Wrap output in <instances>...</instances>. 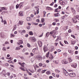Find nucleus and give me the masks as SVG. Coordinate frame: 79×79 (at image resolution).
<instances>
[{
	"label": "nucleus",
	"instance_id": "f257e3e1",
	"mask_svg": "<svg viewBox=\"0 0 79 79\" xmlns=\"http://www.w3.org/2000/svg\"><path fill=\"white\" fill-rule=\"evenodd\" d=\"M77 19L79 20V16L78 15L76 16L75 18L72 19L73 22L74 23H77Z\"/></svg>",
	"mask_w": 79,
	"mask_h": 79
},
{
	"label": "nucleus",
	"instance_id": "f03ea898",
	"mask_svg": "<svg viewBox=\"0 0 79 79\" xmlns=\"http://www.w3.org/2000/svg\"><path fill=\"white\" fill-rule=\"evenodd\" d=\"M69 75L70 77H75L76 76V74L74 73H71L69 74Z\"/></svg>",
	"mask_w": 79,
	"mask_h": 79
},
{
	"label": "nucleus",
	"instance_id": "7ed1b4c3",
	"mask_svg": "<svg viewBox=\"0 0 79 79\" xmlns=\"http://www.w3.org/2000/svg\"><path fill=\"white\" fill-rule=\"evenodd\" d=\"M64 76H68L69 74L65 70H64Z\"/></svg>",
	"mask_w": 79,
	"mask_h": 79
},
{
	"label": "nucleus",
	"instance_id": "20e7f679",
	"mask_svg": "<svg viewBox=\"0 0 79 79\" xmlns=\"http://www.w3.org/2000/svg\"><path fill=\"white\" fill-rule=\"evenodd\" d=\"M38 44L40 47H41L42 46V42L40 41H39L38 42Z\"/></svg>",
	"mask_w": 79,
	"mask_h": 79
},
{
	"label": "nucleus",
	"instance_id": "39448f33",
	"mask_svg": "<svg viewBox=\"0 0 79 79\" xmlns=\"http://www.w3.org/2000/svg\"><path fill=\"white\" fill-rule=\"evenodd\" d=\"M44 52H47L48 50V48L46 46H44Z\"/></svg>",
	"mask_w": 79,
	"mask_h": 79
},
{
	"label": "nucleus",
	"instance_id": "423d86ee",
	"mask_svg": "<svg viewBox=\"0 0 79 79\" xmlns=\"http://www.w3.org/2000/svg\"><path fill=\"white\" fill-rule=\"evenodd\" d=\"M49 59H50L51 60H52L53 58V56L51 53L50 54V55L49 56Z\"/></svg>",
	"mask_w": 79,
	"mask_h": 79
},
{
	"label": "nucleus",
	"instance_id": "0eeeda50",
	"mask_svg": "<svg viewBox=\"0 0 79 79\" xmlns=\"http://www.w3.org/2000/svg\"><path fill=\"white\" fill-rule=\"evenodd\" d=\"M19 64H20L21 66H22V68H24V64H25V63H19Z\"/></svg>",
	"mask_w": 79,
	"mask_h": 79
},
{
	"label": "nucleus",
	"instance_id": "6e6552de",
	"mask_svg": "<svg viewBox=\"0 0 79 79\" xmlns=\"http://www.w3.org/2000/svg\"><path fill=\"white\" fill-rule=\"evenodd\" d=\"M71 66H72V67L74 68H76L77 67V64H72L71 65Z\"/></svg>",
	"mask_w": 79,
	"mask_h": 79
},
{
	"label": "nucleus",
	"instance_id": "1a4fd4ad",
	"mask_svg": "<svg viewBox=\"0 0 79 79\" xmlns=\"http://www.w3.org/2000/svg\"><path fill=\"white\" fill-rule=\"evenodd\" d=\"M60 10L58 8L56 9H55L54 12L55 13H60Z\"/></svg>",
	"mask_w": 79,
	"mask_h": 79
},
{
	"label": "nucleus",
	"instance_id": "9d476101",
	"mask_svg": "<svg viewBox=\"0 0 79 79\" xmlns=\"http://www.w3.org/2000/svg\"><path fill=\"white\" fill-rule=\"evenodd\" d=\"M71 9L73 13H76V10H75L74 9V8H73V7H71Z\"/></svg>",
	"mask_w": 79,
	"mask_h": 79
},
{
	"label": "nucleus",
	"instance_id": "9b49d317",
	"mask_svg": "<svg viewBox=\"0 0 79 79\" xmlns=\"http://www.w3.org/2000/svg\"><path fill=\"white\" fill-rule=\"evenodd\" d=\"M60 14L59 13H57V14H55L54 15V16L55 17H58L60 16Z\"/></svg>",
	"mask_w": 79,
	"mask_h": 79
},
{
	"label": "nucleus",
	"instance_id": "f8f14e48",
	"mask_svg": "<svg viewBox=\"0 0 79 79\" xmlns=\"http://www.w3.org/2000/svg\"><path fill=\"white\" fill-rule=\"evenodd\" d=\"M23 21H20L19 22V25H23Z\"/></svg>",
	"mask_w": 79,
	"mask_h": 79
},
{
	"label": "nucleus",
	"instance_id": "ddd939ff",
	"mask_svg": "<svg viewBox=\"0 0 79 79\" xmlns=\"http://www.w3.org/2000/svg\"><path fill=\"white\" fill-rule=\"evenodd\" d=\"M62 64H68V62L67 61H64V60H62Z\"/></svg>",
	"mask_w": 79,
	"mask_h": 79
},
{
	"label": "nucleus",
	"instance_id": "4468645a",
	"mask_svg": "<svg viewBox=\"0 0 79 79\" xmlns=\"http://www.w3.org/2000/svg\"><path fill=\"white\" fill-rule=\"evenodd\" d=\"M46 9L48 10H53V9L51 8V7H46Z\"/></svg>",
	"mask_w": 79,
	"mask_h": 79
},
{
	"label": "nucleus",
	"instance_id": "2eb2a0df",
	"mask_svg": "<svg viewBox=\"0 0 79 79\" xmlns=\"http://www.w3.org/2000/svg\"><path fill=\"white\" fill-rule=\"evenodd\" d=\"M0 35L1 37H3L4 36V34L3 32H2L0 34Z\"/></svg>",
	"mask_w": 79,
	"mask_h": 79
},
{
	"label": "nucleus",
	"instance_id": "dca6fc26",
	"mask_svg": "<svg viewBox=\"0 0 79 79\" xmlns=\"http://www.w3.org/2000/svg\"><path fill=\"white\" fill-rule=\"evenodd\" d=\"M49 34H50V32H48L46 33V37H48V36H49Z\"/></svg>",
	"mask_w": 79,
	"mask_h": 79
},
{
	"label": "nucleus",
	"instance_id": "f3484780",
	"mask_svg": "<svg viewBox=\"0 0 79 79\" xmlns=\"http://www.w3.org/2000/svg\"><path fill=\"white\" fill-rule=\"evenodd\" d=\"M27 21H31V18L30 17H27Z\"/></svg>",
	"mask_w": 79,
	"mask_h": 79
},
{
	"label": "nucleus",
	"instance_id": "a211bd4d",
	"mask_svg": "<svg viewBox=\"0 0 79 79\" xmlns=\"http://www.w3.org/2000/svg\"><path fill=\"white\" fill-rule=\"evenodd\" d=\"M20 16H23V12L20 11L19 13Z\"/></svg>",
	"mask_w": 79,
	"mask_h": 79
},
{
	"label": "nucleus",
	"instance_id": "6ab92c4d",
	"mask_svg": "<svg viewBox=\"0 0 79 79\" xmlns=\"http://www.w3.org/2000/svg\"><path fill=\"white\" fill-rule=\"evenodd\" d=\"M33 32H32V31H30L29 32V35H33Z\"/></svg>",
	"mask_w": 79,
	"mask_h": 79
},
{
	"label": "nucleus",
	"instance_id": "aec40b11",
	"mask_svg": "<svg viewBox=\"0 0 79 79\" xmlns=\"http://www.w3.org/2000/svg\"><path fill=\"white\" fill-rule=\"evenodd\" d=\"M20 49H21V48L19 47H16L15 48L16 50H19Z\"/></svg>",
	"mask_w": 79,
	"mask_h": 79
},
{
	"label": "nucleus",
	"instance_id": "412c9836",
	"mask_svg": "<svg viewBox=\"0 0 79 79\" xmlns=\"http://www.w3.org/2000/svg\"><path fill=\"white\" fill-rule=\"evenodd\" d=\"M49 54L50 52H48V53L46 54V57L48 58V55H49Z\"/></svg>",
	"mask_w": 79,
	"mask_h": 79
},
{
	"label": "nucleus",
	"instance_id": "4be33fe9",
	"mask_svg": "<svg viewBox=\"0 0 79 79\" xmlns=\"http://www.w3.org/2000/svg\"><path fill=\"white\" fill-rule=\"evenodd\" d=\"M15 37V35H13V34H10V38H12V37Z\"/></svg>",
	"mask_w": 79,
	"mask_h": 79
},
{
	"label": "nucleus",
	"instance_id": "5701e85b",
	"mask_svg": "<svg viewBox=\"0 0 79 79\" xmlns=\"http://www.w3.org/2000/svg\"><path fill=\"white\" fill-rule=\"evenodd\" d=\"M46 74H48H48H51V73L50 71H48L46 72Z\"/></svg>",
	"mask_w": 79,
	"mask_h": 79
},
{
	"label": "nucleus",
	"instance_id": "b1692460",
	"mask_svg": "<svg viewBox=\"0 0 79 79\" xmlns=\"http://www.w3.org/2000/svg\"><path fill=\"white\" fill-rule=\"evenodd\" d=\"M0 9L1 10H5V7H0Z\"/></svg>",
	"mask_w": 79,
	"mask_h": 79
},
{
	"label": "nucleus",
	"instance_id": "393cba45",
	"mask_svg": "<svg viewBox=\"0 0 79 79\" xmlns=\"http://www.w3.org/2000/svg\"><path fill=\"white\" fill-rule=\"evenodd\" d=\"M23 2H21L19 4V5H20V7L19 8H21V7H22V6H23Z\"/></svg>",
	"mask_w": 79,
	"mask_h": 79
},
{
	"label": "nucleus",
	"instance_id": "a878e982",
	"mask_svg": "<svg viewBox=\"0 0 79 79\" xmlns=\"http://www.w3.org/2000/svg\"><path fill=\"white\" fill-rule=\"evenodd\" d=\"M53 31V33H54L55 34H57V33L56 32V31H55V30H54Z\"/></svg>",
	"mask_w": 79,
	"mask_h": 79
},
{
	"label": "nucleus",
	"instance_id": "bb28decb",
	"mask_svg": "<svg viewBox=\"0 0 79 79\" xmlns=\"http://www.w3.org/2000/svg\"><path fill=\"white\" fill-rule=\"evenodd\" d=\"M36 10H37V14H38L39 13V8H37V9H36Z\"/></svg>",
	"mask_w": 79,
	"mask_h": 79
},
{
	"label": "nucleus",
	"instance_id": "cd10ccee",
	"mask_svg": "<svg viewBox=\"0 0 79 79\" xmlns=\"http://www.w3.org/2000/svg\"><path fill=\"white\" fill-rule=\"evenodd\" d=\"M55 71L56 72V73H60V70H58V69H56L55 70Z\"/></svg>",
	"mask_w": 79,
	"mask_h": 79
},
{
	"label": "nucleus",
	"instance_id": "c85d7f7f",
	"mask_svg": "<svg viewBox=\"0 0 79 79\" xmlns=\"http://www.w3.org/2000/svg\"><path fill=\"white\" fill-rule=\"evenodd\" d=\"M47 71L46 70H43V71H42L41 73H45V71Z\"/></svg>",
	"mask_w": 79,
	"mask_h": 79
},
{
	"label": "nucleus",
	"instance_id": "c756f323",
	"mask_svg": "<svg viewBox=\"0 0 79 79\" xmlns=\"http://www.w3.org/2000/svg\"><path fill=\"white\" fill-rule=\"evenodd\" d=\"M43 34H44V33H42V34L40 35H39V37H42V36H43Z\"/></svg>",
	"mask_w": 79,
	"mask_h": 79
},
{
	"label": "nucleus",
	"instance_id": "7c9ffc66",
	"mask_svg": "<svg viewBox=\"0 0 79 79\" xmlns=\"http://www.w3.org/2000/svg\"><path fill=\"white\" fill-rule=\"evenodd\" d=\"M68 29V26H66L65 27V29L64 28V31H66V30Z\"/></svg>",
	"mask_w": 79,
	"mask_h": 79
},
{
	"label": "nucleus",
	"instance_id": "2f4dec72",
	"mask_svg": "<svg viewBox=\"0 0 79 79\" xmlns=\"http://www.w3.org/2000/svg\"><path fill=\"white\" fill-rule=\"evenodd\" d=\"M21 44H22L23 43V41L22 40H20V42H19Z\"/></svg>",
	"mask_w": 79,
	"mask_h": 79
},
{
	"label": "nucleus",
	"instance_id": "473e14b6",
	"mask_svg": "<svg viewBox=\"0 0 79 79\" xmlns=\"http://www.w3.org/2000/svg\"><path fill=\"white\" fill-rule=\"evenodd\" d=\"M27 45L28 47H31V45L29 44H27Z\"/></svg>",
	"mask_w": 79,
	"mask_h": 79
},
{
	"label": "nucleus",
	"instance_id": "72a5a7b5",
	"mask_svg": "<svg viewBox=\"0 0 79 79\" xmlns=\"http://www.w3.org/2000/svg\"><path fill=\"white\" fill-rule=\"evenodd\" d=\"M64 43L65 44H68V42L67 41L65 40L64 41Z\"/></svg>",
	"mask_w": 79,
	"mask_h": 79
},
{
	"label": "nucleus",
	"instance_id": "f704fd0d",
	"mask_svg": "<svg viewBox=\"0 0 79 79\" xmlns=\"http://www.w3.org/2000/svg\"><path fill=\"white\" fill-rule=\"evenodd\" d=\"M19 5L18 4L16 5V8H17V9L19 8Z\"/></svg>",
	"mask_w": 79,
	"mask_h": 79
},
{
	"label": "nucleus",
	"instance_id": "c9c22d12",
	"mask_svg": "<svg viewBox=\"0 0 79 79\" xmlns=\"http://www.w3.org/2000/svg\"><path fill=\"white\" fill-rule=\"evenodd\" d=\"M19 57L21 58L22 60H24V57L23 56H19Z\"/></svg>",
	"mask_w": 79,
	"mask_h": 79
},
{
	"label": "nucleus",
	"instance_id": "e433bc0d",
	"mask_svg": "<svg viewBox=\"0 0 79 79\" xmlns=\"http://www.w3.org/2000/svg\"><path fill=\"white\" fill-rule=\"evenodd\" d=\"M39 66H40V67L42 66V63H40L39 64Z\"/></svg>",
	"mask_w": 79,
	"mask_h": 79
},
{
	"label": "nucleus",
	"instance_id": "4c0bfd02",
	"mask_svg": "<svg viewBox=\"0 0 79 79\" xmlns=\"http://www.w3.org/2000/svg\"><path fill=\"white\" fill-rule=\"evenodd\" d=\"M69 61L70 63L71 62H72V60H71V58H69Z\"/></svg>",
	"mask_w": 79,
	"mask_h": 79
},
{
	"label": "nucleus",
	"instance_id": "58836bf2",
	"mask_svg": "<svg viewBox=\"0 0 79 79\" xmlns=\"http://www.w3.org/2000/svg\"><path fill=\"white\" fill-rule=\"evenodd\" d=\"M68 32L69 33H70L71 32H72V31H71V30L69 29V30Z\"/></svg>",
	"mask_w": 79,
	"mask_h": 79
},
{
	"label": "nucleus",
	"instance_id": "ea45409f",
	"mask_svg": "<svg viewBox=\"0 0 79 79\" xmlns=\"http://www.w3.org/2000/svg\"><path fill=\"white\" fill-rule=\"evenodd\" d=\"M67 16H68L67 15H66L62 17L61 18L62 19H64V18H65V17H67Z\"/></svg>",
	"mask_w": 79,
	"mask_h": 79
},
{
	"label": "nucleus",
	"instance_id": "a19ab883",
	"mask_svg": "<svg viewBox=\"0 0 79 79\" xmlns=\"http://www.w3.org/2000/svg\"><path fill=\"white\" fill-rule=\"evenodd\" d=\"M44 21H45V20L44 19H41V22L42 23H44Z\"/></svg>",
	"mask_w": 79,
	"mask_h": 79
},
{
	"label": "nucleus",
	"instance_id": "79ce46f5",
	"mask_svg": "<svg viewBox=\"0 0 79 79\" xmlns=\"http://www.w3.org/2000/svg\"><path fill=\"white\" fill-rule=\"evenodd\" d=\"M2 50H3V51H6V48L5 47H4L2 49Z\"/></svg>",
	"mask_w": 79,
	"mask_h": 79
},
{
	"label": "nucleus",
	"instance_id": "37998d69",
	"mask_svg": "<svg viewBox=\"0 0 79 79\" xmlns=\"http://www.w3.org/2000/svg\"><path fill=\"white\" fill-rule=\"evenodd\" d=\"M4 24H6V22L5 20L4 21Z\"/></svg>",
	"mask_w": 79,
	"mask_h": 79
},
{
	"label": "nucleus",
	"instance_id": "c03bdc74",
	"mask_svg": "<svg viewBox=\"0 0 79 79\" xmlns=\"http://www.w3.org/2000/svg\"><path fill=\"white\" fill-rule=\"evenodd\" d=\"M20 69H22V70H23V71H25V69H24V68H22V67H20Z\"/></svg>",
	"mask_w": 79,
	"mask_h": 79
},
{
	"label": "nucleus",
	"instance_id": "a18cd8bd",
	"mask_svg": "<svg viewBox=\"0 0 79 79\" xmlns=\"http://www.w3.org/2000/svg\"><path fill=\"white\" fill-rule=\"evenodd\" d=\"M70 53V55H73V51H71Z\"/></svg>",
	"mask_w": 79,
	"mask_h": 79
},
{
	"label": "nucleus",
	"instance_id": "49530a36",
	"mask_svg": "<svg viewBox=\"0 0 79 79\" xmlns=\"http://www.w3.org/2000/svg\"><path fill=\"white\" fill-rule=\"evenodd\" d=\"M5 65L6 66H8L9 65V64H8V63H6L5 64Z\"/></svg>",
	"mask_w": 79,
	"mask_h": 79
},
{
	"label": "nucleus",
	"instance_id": "de8ad7c7",
	"mask_svg": "<svg viewBox=\"0 0 79 79\" xmlns=\"http://www.w3.org/2000/svg\"><path fill=\"white\" fill-rule=\"evenodd\" d=\"M39 6H35V8H36V10H37V8H39Z\"/></svg>",
	"mask_w": 79,
	"mask_h": 79
},
{
	"label": "nucleus",
	"instance_id": "09e8293b",
	"mask_svg": "<svg viewBox=\"0 0 79 79\" xmlns=\"http://www.w3.org/2000/svg\"><path fill=\"white\" fill-rule=\"evenodd\" d=\"M59 44H60V45H61V46H63V44H62V43H61V41L59 42Z\"/></svg>",
	"mask_w": 79,
	"mask_h": 79
},
{
	"label": "nucleus",
	"instance_id": "8fccbe9b",
	"mask_svg": "<svg viewBox=\"0 0 79 79\" xmlns=\"http://www.w3.org/2000/svg\"><path fill=\"white\" fill-rule=\"evenodd\" d=\"M35 48L33 49L32 52H35Z\"/></svg>",
	"mask_w": 79,
	"mask_h": 79
},
{
	"label": "nucleus",
	"instance_id": "3c124183",
	"mask_svg": "<svg viewBox=\"0 0 79 79\" xmlns=\"http://www.w3.org/2000/svg\"><path fill=\"white\" fill-rule=\"evenodd\" d=\"M52 24L53 26H55V25H56V23H55V22H53Z\"/></svg>",
	"mask_w": 79,
	"mask_h": 79
},
{
	"label": "nucleus",
	"instance_id": "603ef678",
	"mask_svg": "<svg viewBox=\"0 0 79 79\" xmlns=\"http://www.w3.org/2000/svg\"><path fill=\"white\" fill-rule=\"evenodd\" d=\"M54 4V2H52V3H51V4H50V5L51 6H52V5Z\"/></svg>",
	"mask_w": 79,
	"mask_h": 79
},
{
	"label": "nucleus",
	"instance_id": "864d4df0",
	"mask_svg": "<svg viewBox=\"0 0 79 79\" xmlns=\"http://www.w3.org/2000/svg\"><path fill=\"white\" fill-rule=\"evenodd\" d=\"M53 31H52L50 32V34H51V35H52L53 34Z\"/></svg>",
	"mask_w": 79,
	"mask_h": 79
},
{
	"label": "nucleus",
	"instance_id": "5fc2aeb1",
	"mask_svg": "<svg viewBox=\"0 0 79 79\" xmlns=\"http://www.w3.org/2000/svg\"><path fill=\"white\" fill-rule=\"evenodd\" d=\"M19 33H22L23 30H19Z\"/></svg>",
	"mask_w": 79,
	"mask_h": 79
},
{
	"label": "nucleus",
	"instance_id": "6e6d98bb",
	"mask_svg": "<svg viewBox=\"0 0 79 79\" xmlns=\"http://www.w3.org/2000/svg\"><path fill=\"white\" fill-rule=\"evenodd\" d=\"M58 6V5L57 4H56L54 6L55 8H56Z\"/></svg>",
	"mask_w": 79,
	"mask_h": 79
},
{
	"label": "nucleus",
	"instance_id": "4d7b16f0",
	"mask_svg": "<svg viewBox=\"0 0 79 79\" xmlns=\"http://www.w3.org/2000/svg\"><path fill=\"white\" fill-rule=\"evenodd\" d=\"M26 32V31H25V30H23L22 31V33H23V34H24V33H25Z\"/></svg>",
	"mask_w": 79,
	"mask_h": 79
},
{
	"label": "nucleus",
	"instance_id": "13d9d810",
	"mask_svg": "<svg viewBox=\"0 0 79 79\" xmlns=\"http://www.w3.org/2000/svg\"><path fill=\"white\" fill-rule=\"evenodd\" d=\"M4 14H5V11H3L2 13V15H4Z\"/></svg>",
	"mask_w": 79,
	"mask_h": 79
},
{
	"label": "nucleus",
	"instance_id": "bf43d9fd",
	"mask_svg": "<svg viewBox=\"0 0 79 79\" xmlns=\"http://www.w3.org/2000/svg\"><path fill=\"white\" fill-rule=\"evenodd\" d=\"M60 4L61 5H64V4H63V2H61L60 3Z\"/></svg>",
	"mask_w": 79,
	"mask_h": 79
},
{
	"label": "nucleus",
	"instance_id": "052dcab7",
	"mask_svg": "<svg viewBox=\"0 0 79 79\" xmlns=\"http://www.w3.org/2000/svg\"><path fill=\"white\" fill-rule=\"evenodd\" d=\"M71 36H72V37L74 38V39H75V37L74 35H71Z\"/></svg>",
	"mask_w": 79,
	"mask_h": 79
},
{
	"label": "nucleus",
	"instance_id": "680f3d73",
	"mask_svg": "<svg viewBox=\"0 0 79 79\" xmlns=\"http://www.w3.org/2000/svg\"><path fill=\"white\" fill-rule=\"evenodd\" d=\"M75 54H76V55H77V54L78 53V52L77 51H75Z\"/></svg>",
	"mask_w": 79,
	"mask_h": 79
},
{
	"label": "nucleus",
	"instance_id": "e2e57ef3",
	"mask_svg": "<svg viewBox=\"0 0 79 79\" xmlns=\"http://www.w3.org/2000/svg\"><path fill=\"white\" fill-rule=\"evenodd\" d=\"M52 36L53 37V38H56V36L55 35H53Z\"/></svg>",
	"mask_w": 79,
	"mask_h": 79
},
{
	"label": "nucleus",
	"instance_id": "0e129e2a",
	"mask_svg": "<svg viewBox=\"0 0 79 79\" xmlns=\"http://www.w3.org/2000/svg\"><path fill=\"white\" fill-rule=\"evenodd\" d=\"M43 13H44V15H45V14H46V12L45 11H43Z\"/></svg>",
	"mask_w": 79,
	"mask_h": 79
},
{
	"label": "nucleus",
	"instance_id": "69168bd1",
	"mask_svg": "<svg viewBox=\"0 0 79 79\" xmlns=\"http://www.w3.org/2000/svg\"><path fill=\"white\" fill-rule=\"evenodd\" d=\"M61 50L60 49H58V50H57L58 52H61Z\"/></svg>",
	"mask_w": 79,
	"mask_h": 79
},
{
	"label": "nucleus",
	"instance_id": "338daca9",
	"mask_svg": "<svg viewBox=\"0 0 79 79\" xmlns=\"http://www.w3.org/2000/svg\"><path fill=\"white\" fill-rule=\"evenodd\" d=\"M49 79H52V78H53V77H52V76H50L49 77Z\"/></svg>",
	"mask_w": 79,
	"mask_h": 79
},
{
	"label": "nucleus",
	"instance_id": "774afa93",
	"mask_svg": "<svg viewBox=\"0 0 79 79\" xmlns=\"http://www.w3.org/2000/svg\"><path fill=\"white\" fill-rule=\"evenodd\" d=\"M31 18H33L34 17V15L33 14H31Z\"/></svg>",
	"mask_w": 79,
	"mask_h": 79
}]
</instances>
